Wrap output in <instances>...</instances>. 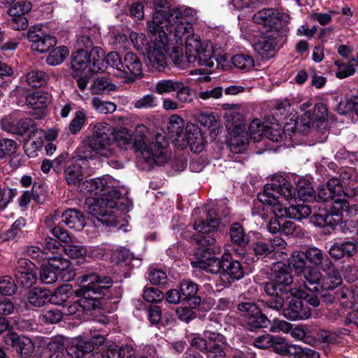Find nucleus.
<instances>
[{"mask_svg": "<svg viewBox=\"0 0 358 358\" xmlns=\"http://www.w3.org/2000/svg\"><path fill=\"white\" fill-rule=\"evenodd\" d=\"M155 12L151 21L148 22V30L156 34L160 29L173 33L176 43L182 45L185 38V59L194 66L213 67L212 46L209 43H201L198 36L191 34L192 26L182 22L181 11L171 8V0H154Z\"/></svg>", "mask_w": 358, "mask_h": 358, "instance_id": "obj_1", "label": "nucleus"}, {"mask_svg": "<svg viewBox=\"0 0 358 358\" xmlns=\"http://www.w3.org/2000/svg\"><path fill=\"white\" fill-rule=\"evenodd\" d=\"M136 132L134 146L147 163L164 165L167 162L170 157V152L159 142V138L162 136H156L155 142L150 141L151 134L148 127L143 124L138 125Z\"/></svg>", "mask_w": 358, "mask_h": 358, "instance_id": "obj_2", "label": "nucleus"}, {"mask_svg": "<svg viewBox=\"0 0 358 358\" xmlns=\"http://www.w3.org/2000/svg\"><path fill=\"white\" fill-rule=\"evenodd\" d=\"M327 259V255L320 249L310 247L300 252L294 253L290 264L296 273L303 276L305 280L315 282L320 276L316 266L320 265L322 269Z\"/></svg>", "mask_w": 358, "mask_h": 358, "instance_id": "obj_3", "label": "nucleus"}, {"mask_svg": "<svg viewBox=\"0 0 358 358\" xmlns=\"http://www.w3.org/2000/svg\"><path fill=\"white\" fill-rule=\"evenodd\" d=\"M120 196L119 191L112 190L101 197H87L85 199V208L90 214L96 217L99 222L110 226L114 222L112 209L117 207Z\"/></svg>", "mask_w": 358, "mask_h": 358, "instance_id": "obj_4", "label": "nucleus"}, {"mask_svg": "<svg viewBox=\"0 0 358 358\" xmlns=\"http://www.w3.org/2000/svg\"><path fill=\"white\" fill-rule=\"evenodd\" d=\"M169 31L160 29L156 34H152L154 38L145 48V55L148 64L159 71H163L167 66L166 52L168 50V34Z\"/></svg>", "mask_w": 358, "mask_h": 358, "instance_id": "obj_5", "label": "nucleus"}, {"mask_svg": "<svg viewBox=\"0 0 358 358\" xmlns=\"http://www.w3.org/2000/svg\"><path fill=\"white\" fill-rule=\"evenodd\" d=\"M296 189L284 178H280L278 183L273 181L271 183L266 184L264 186V191L259 192L257 195L260 202L266 204H276L279 203L280 199L284 198L286 200L292 199L294 197Z\"/></svg>", "mask_w": 358, "mask_h": 358, "instance_id": "obj_6", "label": "nucleus"}, {"mask_svg": "<svg viewBox=\"0 0 358 358\" xmlns=\"http://www.w3.org/2000/svg\"><path fill=\"white\" fill-rule=\"evenodd\" d=\"M113 128L107 123L100 122L94 127L90 140L91 148L101 156L108 157L113 155L112 134Z\"/></svg>", "mask_w": 358, "mask_h": 358, "instance_id": "obj_7", "label": "nucleus"}, {"mask_svg": "<svg viewBox=\"0 0 358 358\" xmlns=\"http://www.w3.org/2000/svg\"><path fill=\"white\" fill-rule=\"evenodd\" d=\"M322 271L324 274L319 271V279L315 282L304 281V286L307 289L319 292L322 290L334 289L341 284V277L329 259H327L324 262Z\"/></svg>", "mask_w": 358, "mask_h": 358, "instance_id": "obj_8", "label": "nucleus"}, {"mask_svg": "<svg viewBox=\"0 0 358 358\" xmlns=\"http://www.w3.org/2000/svg\"><path fill=\"white\" fill-rule=\"evenodd\" d=\"M293 295L287 308L282 310L283 316L289 320H302L311 317L312 309L304 303L301 298L304 293L301 291L292 289Z\"/></svg>", "mask_w": 358, "mask_h": 358, "instance_id": "obj_9", "label": "nucleus"}, {"mask_svg": "<svg viewBox=\"0 0 358 358\" xmlns=\"http://www.w3.org/2000/svg\"><path fill=\"white\" fill-rule=\"evenodd\" d=\"M238 309L244 314L247 327L250 330L266 327L270 323L267 316L253 302L241 303L238 305Z\"/></svg>", "mask_w": 358, "mask_h": 358, "instance_id": "obj_10", "label": "nucleus"}, {"mask_svg": "<svg viewBox=\"0 0 358 358\" xmlns=\"http://www.w3.org/2000/svg\"><path fill=\"white\" fill-rule=\"evenodd\" d=\"M1 128L17 135H23L36 127L34 121L30 117L20 118L17 112L10 113L0 120Z\"/></svg>", "mask_w": 358, "mask_h": 358, "instance_id": "obj_11", "label": "nucleus"}, {"mask_svg": "<svg viewBox=\"0 0 358 358\" xmlns=\"http://www.w3.org/2000/svg\"><path fill=\"white\" fill-rule=\"evenodd\" d=\"M229 211L225 202H221L217 205L216 210H210L207 213L206 221L203 220H196L193 225L194 229L203 232L215 230L219 226L220 220L226 217L229 214Z\"/></svg>", "mask_w": 358, "mask_h": 358, "instance_id": "obj_12", "label": "nucleus"}, {"mask_svg": "<svg viewBox=\"0 0 358 358\" xmlns=\"http://www.w3.org/2000/svg\"><path fill=\"white\" fill-rule=\"evenodd\" d=\"M122 67L115 73L117 77L125 78L127 82H134L143 73L142 63L136 54L127 52L122 60Z\"/></svg>", "mask_w": 358, "mask_h": 358, "instance_id": "obj_13", "label": "nucleus"}, {"mask_svg": "<svg viewBox=\"0 0 358 358\" xmlns=\"http://www.w3.org/2000/svg\"><path fill=\"white\" fill-rule=\"evenodd\" d=\"M176 145L181 149L189 145L192 152H200L204 147V138L198 125L192 123L187 124L182 137L180 138V142Z\"/></svg>", "mask_w": 358, "mask_h": 358, "instance_id": "obj_14", "label": "nucleus"}, {"mask_svg": "<svg viewBox=\"0 0 358 358\" xmlns=\"http://www.w3.org/2000/svg\"><path fill=\"white\" fill-rule=\"evenodd\" d=\"M78 281L91 290L93 294H103L104 291L113 285V280L110 277L96 273L83 275L78 277Z\"/></svg>", "mask_w": 358, "mask_h": 358, "instance_id": "obj_15", "label": "nucleus"}, {"mask_svg": "<svg viewBox=\"0 0 358 358\" xmlns=\"http://www.w3.org/2000/svg\"><path fill=\"white\" fill-rule=\"evenodd\" d=\"M30 42H31V48L41 53L48 51L51 48L57 44V40L55 36L44 33L41 29L30 30L27 36Z\"/></svg>", "mask_w": 358, "mask_h": 358, "instance_id": "obj_16", "label": "nucleus"}, {"mask_svg": "<svg viewBox=\"0 0 358 358\" xmlns=\"http://www.w3.org/2000/svg\"><path fill=\"white\" fill-rule=\"evenodd\" d=\"M51 101L50 95L48 92L37 91L28 94L26 104L36 110L33 113L35 119H42L45 116V109Z\"/></svg>", "mask_w": 358, "mask_h": 358, "instance_id": "obj_17", "label": "nucleus"}, {"mask_svg": "<svg viewBox=\"0 0 358 358\" xmlns=\"http://www.w3.org/2000/svg\"><path fill=\"white\" fill-rule=\"evenodd\" d=\"M206 338L209 340V346L206 351L207 358H224L226 356L224 348V337L215 331L206 330L203 332Z\"/></svg>", "mask_w": 358, "mask_h": 358, "instance_id": "obj_18", "label": "nucleus"}, {"mask_svg": "<svg viewBox=\"0 0 358 358\" xmlns=\"http://www.w3.org/2000/svg\"><path fill=\"white\" fill-rule=\"evenodd\" d=\"M62 289H57L54 294L46 289L34 288L31 289L27 295L29 302L34 306L41 307L47 302L50 303H61L62 300L58 301L57 296L62 292Z\"/></svg>", "mask_w": 358, "mask_h": 358, "instance_id": "obj_19", "label": "nucleus"}, {"mask_svg": "<svg viewBox=\"0 0 358 358\" xmlns=\"http://www.w3.org/2000/svg\"><path fill=\"white\" fill-rule=\"evenodd\" d=\"M193 267L199 268L206 272L217 274L223 269V256L220 260L213 256H207L206 252L196 253V260L191 262Z\"/></svg>", "mask_w": 358, "mask_h": 358, "instance_id": "obj_20", "label": "nucleus"}, {"mask_svg": "<svg viewBox=\"0 0 358 358\" xmlns=\"http://www.w3.org/2000/svg\"><path fill=\"white\" fill-rule=\"evenodd\" d=\"M343 213H345L346 215L349 217L356 216L358 213L357 204L351 203L350 201H343L339 198L334 199L328 214L332 215L334 220H336V224L342 221Z\"/></svg>", "mask_w": 358, "mask_h": 358, "instance_id": "obj_21", "label": "nucleus"}, {"mask_svg": "<svg viewBox=\"0 0 358 358\" xmlns=\"http://www.w3.org/2000/svg\"><path fill=\"white\" fill-rule=\"evenodd\" d=\"M75 293L79 297L78 301L83 313H87L101 308V303L99 299L96 296H93L92 291L83 285L80 284V287L76 290Z\"/></svg>", "mask_w": 358, "mask_h": 358, "instance_id": "obj_22", "label": "nucleus"}, {"mask_svg": "<svg viewBox=\"0 0 358 358\" xmlns=\"http://www.w3.org/2000/svg\"><path fill=\"white\" fill-rule=\"evenodd\" d=\"M197 234L192 236V241L196 244L204 248L203 252H206L210 255V253L215 255L220 253V247L216 245V239L213 234L212 231L208 232L198 231Z\"/></svg>", "mask_w": 358, "mask_h": 358, "instance_id": "obj_23", "label": "nucleus"}, {"mask_svg": "<svg viewBox=\"0 0 358 358\" xmlns=\"http://www.w3.org/2000/svg\"><path fill=\"white\" fill-rule=\"evenodd\" d=\"M271 279L280 286L291 285L293 278L290 273V267L282 262L274 263L271 268Z\"/></svg>", "mask_w": 358, "mask_h": 358, "instance_id": "obj_24", "label": "nucleus"}, {"mask_svg": "<svg viewBox=\"0 0 358 358\" xmlns=\"http://www.w3.org/2000/svg\"><path fill=\"white\" fill-rule=\"evenodd\" d=\"M91 61L90 55L87 51L79 50L74 52L71 61L73 76H80L85 73V71L89 69Z\"/></svg>", "mask_w": 358, "mask_h": 358, "instance_id": "obj_25", "label": "nucleus"}, {"mask_svg": "<svg viewBox=\"0 0 358 358\" xmlns=\"http://www.w3.org/2000/svg\"><path fill=\"white\" fill-rule=\"evenodd\" d=\"M180 289L181 294L185 296L182 303H187L192 308H196L201 303V298L196 296L198 292L197 285L192 280H185L180 282Z\"/></svg>", "mask_w": 358, "mask_h": 358, "instance_id": "obj_26", "label": "nucleus"}, {"mask_svg": "<svg viewBox=\"0 0 358 358\" xmlns=\"http://www.w3.org/2000/svg\"><path fill=\"white\" fill-rule=\"evenodd\" d=\"M277 43L273 37L264 36L259 38L253 45L255 52L263 59H268L273 55Z\"/></svg>", "mask_w": 358, "mask_h": 358, "instance_id": "obj_27", "label": "nucleus"}, {"mask_svg": "<svg viewBox=\"0 0 358 358\" xmlns=\"http://www.w3.org/2000/svg\"><path fill=\"white\" fill-rule=\"evenodd\" d=\"M253 21L271 29H278L281 24H278V12L272 8H264L253 15Z\"/></svg>", "mask_w": 358, "mask_h": 358, "instance_id": "obj_28", "label": "nucleus"}, {"mask_svg": "<svg viewBox=\"0 0 358 358\" xmlns=\"http://www.w3.org/2000/svg\"><path fill=\"white\" fill-rule=\"evenodd\" d=\"M226 128L229 134H241L245 131V120L237 112H228L225 114Z\"/></svg>", "mask_w": 358, "mask_h": 358, "instance_id": "obj_29", "label": "nucleus"}, {"mask_svg": "<svg viewBox=\"0 0 358 358\" xmlns=\"http://www.w3.org/2000/svg\"><path fill=\"white\" fill-rule=\"evenodd\" d=\"M230 255L229 254L223 255V275L229 276L231 280H238L244 276V269L238 261H229Z\"/></svg>", "mask_w": 358, "mask_h": 358, "instance_id": "obj_30", "label": "nucleus"}, {"mask_svg": "<svg viewBox=\"0 0 358 358\" xmlns=\"http://www.w3.org/2000/svg\"><path fill=\"white\" fill-rule=\"evenodd\" d=\"M62 222L69 228L80 231L85 226V217L80 210L70 208L62 213Z\"/></svg>", "mask_w": 358, "mask_h": 358, "instance_id": "obj_31", "label": "nucleus"}, {"mask_svg": "<svg viewBox=\"0 0 358 358\" xmlns=\"http://www.w3.org/2000/svg\"><path fill=\"white\" fill-rule=\"evenodd\" d=\"M49 78V75L45 71L33 69L22 76L21 82L31 87H40L46 85Z\"/></svg>", "mask_w": 358, "mask_h": 358, "instance_id": "obj_32", "label": "nucleus"}, {"mask_svg": "<svg viewBox=\"0 0 358 358\" xmlns=\"http://www.w3.org/2000/svg\"><path fill=\"white\" fill-rule=\"evenodd\" d=\"M66 354L71 358H84L86 355L92 352V345L87 338H79L75 339L72 345L66 348Z\"/></svg>", "mask_w": 358, "mask_h": 358, "instance_id": "obj_33", "label": "nucleus"}, {"mask_svg": "<svg viewBox=\"0 0 358 358\" xmlns=\"http://www.w3.org/2000/svg\"><path fill=\"white\" fill-rule=\"evenodd\" d=\"M113 141L115 142L120 148L127 150L133 145L134 139L132 132L127 128H120L114 131L112 134Z\"/></svg>", "mask_w": 358, "mask_h": 358, "instance_id": "obj_34", "label": "nucleus"}, {"mask_svg": "<svg viewBox=\"0 0 358 358\" xmlns=\"http://www.w3.org/2000/svg\"><path fill=\"white\" fill-rule=\"evenodd\" d=\"M184 124V120L178 115H172L169 117L168 130L173 136L176 137V145L179 144L180 138L182 137Z\"/></svg>", "mask_w": 358, "mask_h": 358, "instance_id": "obj_35", "label": "nucleus"}, {"mask_svg": "<svg viewBox=\"0 0 358 358\" xmlns=\"http://www.w3.org/2000/svg\"><path fill=\"white\" fill-rule=\"evenodd\" d=\"M116 85L112 83L109 77L101 76L96 78L91 85L90 90L93 94H102L106 91H114Z\"/></svg>", "mask_w": 358, "mask_h": 358, "instance_id": "obj_36", "label": "nucleus"}, {"mask_svg": "<svg viewBox=\"0 0 358 358\" xmlns=\"http://www.w3.org/2000/svg\"><path fill=\"white\" fill-rule=\"evenodd\" d=\"M66 182L71 186H77L83 180V173L81 166L78 164H72L65 170Z\"/></svg>", "mask_w": 358, "mask_h": 358, "instance_id": "obj_37", "label": "nucleus"}, {"mask_svg": "<svg viewBox=\"0 0 358 358\" xmlns=\"http://www.w3.org/2000/svg\"><path fill=\"white\" fill-rule=\"evenodd\" d=\"M312 213L311 208L303 201L292 204L288 207L289 217L301 220L310 216Z\"/></svg>", "mask_w": 358, "mask_h": 358, "instance_id": "obj_38", "label": "nucleus"}, {"mask_svg": "<svg viewBox=\"0 0 358 358\" xmlns=\"http://www.w3.org/2000/svg\"><path fill=\"white\" fill-rule=\"evenodd\" d=\"M43 353L46 358H71L66 354L64 344L57 341L50 342Z\"/></svg>", "mask_w": 358, "mask_h": 358, "instance_id": "obj_39", "label": "nucleus"}, {"mask_svg": "<svg viewBox=\"0 0 358 358\" xmlns=\"http://www.w3.org/2000/svg\"><path fill=\"white\" fill-rule=\"evenodd\" d=\"M229 234L231 241L238 246H245L249 242V238L245 234L243 226L238 222L231 225Z\"/></svg>", "mask_w": 358, "mask_h": 358, "instance_id": "obj_40", "label": "nucleus"}, {"mask_svg": "<svg viewBox=\"0 0 358 358\" xmlns=\"http://www.w3.org/2000/svg\"><path fill=\"white\" fill-rule=\"evenodd\" d=\"M69 49L64 45L52 50L46 58L49 65L56 66L61 64L69 55Z\"/></svg>", "mask_w": 358, "mask_h": 358, "instance_id": "obj_41", "label": "nucleus"}, {"mask_svg": "<svg viewBox=\"0 0 358 358\" xmlns=\"http://www.w3.org/2000/svg\"><path fill=\"white\" fill-rule=\"evenodd\" d=\"M310 222L316 226L334 228L336 225V220L332 218V215L326 212L314 213L310 217Z\"/></svg>", "mask_w": 358, "mask_h": 358, "instance_id": "obj_42", "label": "nucleus"}, {"mask_svg": "<svg viewBox=\"0 0 358 358\" xmlns=\"http://www.w3.org/2000/svg\"><path fill=\"white\" fill-rule=\"evenodd\" d=\"M91 104L96 111L101 114L113 113L117 108V106L115 103L103 101L99 97L92 98Z\"/></svg>", "mask_w": 358, "mask_h": 358, "instance_id": "obj_43", "label": "nucleus"}, {"mask_svg": "<svg viewBox=\"0 0 358 358\" xmlns=\"http://www.w3.org/2000/svg\"><path fill=\"white\" fill-rule=\"evenodd\" d=\"M229 146L231 152H242L246 148L248 139L245 133L241 134H229Z\"/></svg>", "mask_w": 358, "mask_h": 358, "instance_id": "obj_44", "label": "nucleus"}, {"mask_svg": "<svg viewBox=\"0 0 358 358\" xmlns=\"http://www.w3.org/2000/svg\"><path fill=\"white\" fill-rule=\"evenodd\" d=\"M108 358H138L134 349L128 345L110 349L108 352Z\"/></svg>", "mask_w": 358, "mask_h": 358, "instance_id": "obj_45", "label": "nucleus"}, {"mask_svg": "<svg viewBox=\"0 0 358 358\" xmlns=\"http://www.w3.org/2000/svg\"><path fill=\"white\" fill-rule=\"evenodd\" d=\"M232 63L236 68L246 71H250L255 66L253 58L244 54L234 55L232 57Z\"/></svg>", "mask_w": 358, "mask_h": 358, "instance_id": "obj_46", "label": "nucleus"}, {"mask_svg": "<svg viewBox=\"0 0 358 358\" xmlns=\"http://www.w3.org/2000/svg\"><path fill=\"white\" fill-rule=\"evenodd\" d=\"M180 83L173 80H162L155 84L154 91L159 94L176 92Z\"/></svg>", "mask_w": 358, "mask_h": 358, "instance_id": "obj_47", "label": "nucleus"}, {"mask_svg": "<svg viewBox=\"0 0 358 358\" xmlns=\"http://www.w3.org/2000/svg\"><path fill=\"white\" fill-rule=\"evenodd\" d=\"M266 126H265L259 120H253L249 126V136L251 139L255 142L260 141L264 135Z\"/></svg>", "mask_w": 358, "mask_h": 358, "instance_id": "obj_48", "label": "nucleus"}, {"mask_svg": "<svg viewBox=\"0 0 358 358\" xmlns=\"http://www.w3.org/2000/svg\"><path fill=\"white\" fill-rule=\"evenodd\" d=\"M17 148L18 145L15 141L7 138H1L0 159H2L7 156L14 155L17 152Z\"/></svg>", "mask_w": 358, "mask_h": 358, "instance_id": "obj_49", "label": "nucleus"}, {"mask_svg": "<svg viewBox=\"0 0 358 358\" xmlns=\"http://www.w3.org/2000/svg\"><path fill=\"white\" fill-rule=\"evenodd\" d=\"M58 273L49 264H43L40 271V279L44 284H52L58 278Z\"/></svg>", "mask_w": 358, "mask_h": 358, "instance_id": "obj_50", "label": "nucleus"}, {"mask_svg": "<svg viewBox=\"0 0 358 358\" xmlns=\"http://www.w3.org/2000/svg\"><path fill=\"white\" fill-rule=\"evenodd\" d=\"M336 110L341 115H345L352 111L358 115L357 97L355 96L341 101L338 104Z\"/></svg>", "mask_w": 358, "mask_h": 358, "instance_id": "obj_51", "label": "nucleus"}, {"mask_svg": "<svg viewBox=\"0 0 358 358\" xmlns=\"http://www.w3.org/2000/svg\"><path fill=\"white\" fill-rule=\"evenodd\" d=\"M86 115L84 110H78L75 113L74 117L69 124V131L73 134L78 133L83 127L86 122Z\"/></svg>", "mask_w": 358, "mask_h": 358, "instance_id": "obj_52", "label": "nucleus"}, {"mask_svg": "<svg viewBox=\"0 0 358 358\" xmlns=\"http://www.w3.org/2000/svg\"><path fill=\"white\" fill-rule=\"evenodd\" d=\"M305 115H308L309 119L315 121H325L328 116V110L324 103H317L314 106V110L312 115L308 111H306Z\"/></svg>", "mask_w": 358, "mask_h": 358, "instance_id": "obj_53", "label": "nucleus"}, {"mask_svg": "<svg viewBox=\"0 0 358 358\" xmlns=\"http://www.w3.org/2000/svg\"><path fill=\"white\" fill-rule=\"evenodd\" d=\"M148 279L153 285H164L167 281V275L162 269L150 267L149 268Z\"/></svg>", "mask_w": 358, "mask_h": 358, "instance_id": "obj_54", "label": "nucleus"}, {"mask_svg": "<svg viewBox=\"0 0 358 358\" xmlns=\"http://www.w3.org/2000/svg\"><path fill=\"white\" fill-rule=\"evenodd\" d=\"M252 250L258 258H264L273 252V246L268 242L259 241L253 243Z\"/></svg>", "mask_w": 358, "mask_h": 358, "instance_id": "obj_55", "label": "nucleus"}, {"mask_svg": "<svg viewBox=\"0 0 358 358\" xmlns=\"http://www.w3.org/2000/svg\"><path fill=\"white\" fill-rule=\"evenodd\" d=\"M16 291L14 280L8 275L0 276V293L3 295H12Z\"/></svg>", "mask_w": 358, "mask_h": 358, "instance_id": "obj_56", "label": "nucleus"}, {"mask_svg": "<svg viewBox=\"0 0 358 358\" xmlns=\"http://www.w3.org/2000/svg\"><path fill=\"white\" fill-rule=\"evenodd\" d=\"M143 297L149 303H158L163 300L164 294L157 288L148 287L144 289Z\"/></svg>", "mask_w": 358, "mask_h": 358, "instance_id": "obj_57", "label": "nucleus"}, {"mask_svg": "<svg viewBox=\"0 0 358 358\" xmlns=\"http://www.w3.org/2000/svg\"><path fill=\"white\" fill-rule=\"evenodd\" d=\"M64 252L71 258L79 259L85 256L87 250L82 245L67 244L64 247Z\"/></svg>", "mask_w": 358, "mask_h": 358, "instance_id": "obj_58", "label": "nucleus"}, {"mask_svg": "<svg viewBox=\"0 0 358 358\" xmlns=\"http://www.w3.org/2000/svg\"><path fill=\"white\" fill-rule=\"evenodd\" d=\"M31 8L32 5L29 1L18 2L8 9V13L10 16H24L31 10Z\"/></svg>", "mask_w": 358, "mask_h": 358, "instance_id": "obj_59", "label": "nucleus"}, {"mask_svg": "<svg viewBox=\"0 0 358 358\" xmlns=\"http://www.w3.org/2000/svg\"><path fill=\"white\" fill-rule=\"evenodd\" d=\"M16 195V191L8 187H0V210H4Z\"/></svg>", "mask_w": 358, "mask_h": 358, "instance_id": "obj_60", "label": "nucleus"}, {"mask_svg": "<svg viewBox=\"0 0 358 358\" xmlns=\"http://www.w3.org/2000/svg\"><path fill=\"white\" fill-rule=\"evenodd\" d=\"M48 264L59 274L60 272L65 271L70 266V262L63 257H56L49 256Z\"/></svg>", "mask_w": 358, "mask_h": 358, "instance_id": "obj_61", "label": "nucleus"}, {"mask_svg": "<svg viewBox=\"0 0 358 358\" xmlns=\"http://www.w3.org/2000/svg\"><path fill=\"white\" fill-rule=\"evenodd\" d=\"M134 106L138 109L152 108L157 106L156 97L153 94H146L134 103Z\"/></svg>", "mask_w": 358, "mask_h": 358, "instance_id": "obj_62", "label": "nucleus"}, {"mask_svg": "<svg viewBox=\"0 0 358 358\" xmlns=\"http://www.w3.org/2000/svg\"><path fill=\"white\" fill-rule=\"evenodd\" d=\"M17 346L18 347L17 352L22 357L30 356L33 353L34 349V346L31 341L26 337L22 338Z\"/></svg>", "mask_w": 358, "mask_h": 358, "instance_id": "obj_63", "label": "nucleus"}, {"mask_svg": "<svg viewBox=\"0 0 358 358\" xmlns=\"http://www.w3.org/2000/svg\"><path fill=\"white\" fill-rule=\"evenodd\" d=\"M195 117L202 125L208 128H214L217 124L216 117L212 113L199 111L195 114Z\"/></svg>", "mask_w": 358, "mask_h": 358, "instance_id": "obj_64", "label": "nucleus"}]
</instances>
